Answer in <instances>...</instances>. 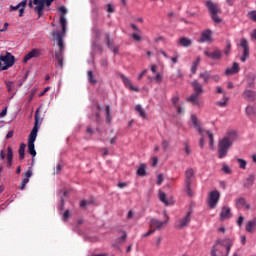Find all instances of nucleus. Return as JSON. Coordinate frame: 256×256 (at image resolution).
Instances as JSON below:
<instances>
[{
    "instance_id": "nucleus-38",
    "label": "nucleus",
    "mask_w": 256,
    "mask_h": 256,
    "mask_svg": "<svg viewBox=\"0 0 256 256\" xmlns=\"http://www.w3.org/2000/svg\"><path fill=\"white\" fill-rule=\"evenodd\" d=\"M159 199L162 201V203H165V205H169V202L167 201V194H165V192H159Z\"/></svg>"
},
{
    "instance_id": "nucleus-55",
    "label": "nucleus",
    "mask_w": 256,
    "mask_h": 256,
    "mask_svg": "<svg viewBox=\"0 0 256 256\" xmlns=\"http://www.w3.org/2000/svg\"><path fill=\"white\" fill-rule=\"evenodd\" d=\"M161 241H163V237L158 236L156 237V248L159 249V247H161Z\"/></svg>"
},
{
    "instance_id": "nucleus-47",
    "label": "nucleus",
    "mask_w": 256,
    "mask_h": 256,
    "mask_svg": "<svg viewBox=\"0 0 256 256\" xmlns=\"http://www.w3.org/2000/svg\"><path fill=\"white\" fill-rule=\"evenodd\" d=\"M179 95H176V96H173L172 99H171V102L173 104L174 107H177L179 104Z\"/></svg>"
},
{
    "instance_id": "nucleus-9",
    "label": "nucleus",
    "mask_w": 256,
    "mask_h": 256,
    "mask_svg": "<svg viewBox=\"0 0 256 256\" xmlns=\"http://www.w3.org/2000/svg\"><path fill=\"white\" fill-rule=\"evenodd\" d=\"M219 199H221V193L219 191L214 190L209 194L208 205L210 209H215L217 207V203H219Z\"/></svg>"
},
{
    "instance_id": "nucleus-48",
    "label": "nucleus",
    "mask_w": 256,
    "mask_h": 256,
    "mask_svg": "<svg viewBox=\"0 0 256 256\" xmlns=\"http://www.w3.org/2000/svg\"><path fill=\"white\" fill-rule=\"evenodd\" d=\"M27 183H29V178H23L22 179V184L20 186L21 191H23V189H25V187H27Z\"/></svg>"
},
{
    "instance_id": "nucleus-7",
    "label": "nucleus",
    "mask_w": 256,
    "mask_h": 256,
    "mask_svg": "<svg viewBox=\"0 0 256 256\" xmlns=\"http://www.w3.org/2000/svg\"><path fill=\"white\" fill-rule=\"evenodd\" d=\"M193 177H195V170L193 168L187 169L185 171V185L186 192L188 193L189 197H193V191L191 190Z\"/></svg>"
},
{
    "instance_id": "nucleus-25",
    "label": "nucleus",
    "mask_w": 256,
    "mask_h": 256,
    "mask_svg": "<svg viewBox=\"0 0 256 256\" xmlns=\"http://www.w3.org/2000/svg\"><path fill=\"white\" fill-rule=\"evenodd\" d=\"M240 68H239V63L234 62L233 66L231 68H227L225 71V75H237L239 73Z\"/></svg>"
},
{
    "instance_id": "nucleus-62",
    "label": "nucleus",
    "mask_w": 256,
    "mask_h": 256,
    "mask_svg": "<svg viewBox=\"0 0 256 256\" xmlns=\"http://www.w3.org/2000/svg\"><path fill=\"white\" fill-rule=\"evenodd\" d=\"M18 6L21 8V9H25V7H27V0H23L21 1Z\"/></svg>"
},
{
    "instance_id": "nucleus-46",
    "label": "nucleus",
    "mask_w": 256,
    "mask_h": 256,
    "mask_svg": "<svg viewBox=\"0 0 256 256\" xmlns=\"http://www.w3.org/2000/svg\"><path fill=\"white\" fill-rule=\"evenodd\" d=\"M100 65L101 67H103V69H107V67H109V62L107 61V58H102L100 61Z\"/></svg>"
},
{
    "instance_id": "nucleus-58",
    "label": "nucleus",
    "mask_w": 256,
    "mask_h": 256,
    "mask_svg": "<svg viewBox=\"0 0 256 256\" xmlns=\"http://www.w3.org/2000/svg\"><path fill=\"white\" fill-rule=\"evenodd\" d=\"M243 221H245V217L240 216V217L238 218V221H237L238 227H242Z\"/></svg>"
},
{
    "instance_id": "nucleus-17",
    "label": "nucleus",
    "mask_w": 256,
    "mask_h": 256,
    "mask_svg": "<svg viewBox=\"0 0 256 256\" xmlns=\"http://www.w3.org/2000/svg\"><path fill=\"white\" fill-rule=\"evenodd\" d=\"M120 78L122 79L125 87H128L131 91L139 92V88L133 86V83H131V79L127 78L125 74H120Z\"/></svg>"
},
{
    "instance_id": "nucleus-31",
    "label": "nucleus",
    "mask_w": 256,
    "mask_h": 256,
    "mask_svg": "<svg viewBox=\"0 0 256 256\" xmlns=\"http://www.w3.org/2000/svg\"><path fill=\"white\" fill-rule=\"evenodd\" d=\"M27 147V145L25 143L20 144V148H19V159L20 161H23V159H25V148Z\"/></svg>"
},
{
    "instance_id": "nucleus-32",
    "label": "nucleus",
    "mask_w": 256,
    "mask_h": 256,
    "mask_svg": "<svg viewBox=\"0 0 256 256\" xmlns=\"http://www.w3.org/2000/svg\"><path fill=\"white\" fill-rule=\"evenodd\" d=\"M104 42L110 50L113 49V47H115V45L113 44V40L111 39L109 34H106Z\"/></svg>"
},
{
    "instance_id": "nucleus-52",
    "label": "nucleus",
    "mask_w": 256,
    "mask_h": 256,
    "mask_svg": "<svg viewBox=\"0 0 256 256\" xmlns=\"http://www.w3.org/2000/svg\"><path fill=\"white\" fill-rule=\"evenodd\" d=\"M132 37H133L134 41H142L143 40V37H141V35H139L138 33H133Z\"/></svg>"
},
{
    "instance_id": "nucleus-39",
    "label": "nucleus",
    "mask_w": 256,
    "mask_h": 256,
    "mask_svg": "<svg viewBox=\"0 0 256 256\" xmlns=\"http://www.w3.org/2000/svg\"><path fill=\"white\" fill-rule=\"evenodd\" d=\"M237 162L239 163L240 169H247V161L242 158H238Z\"/></svg>"
},
{
    "instance_id": "nucleus-2",
    "label": "nucleus",
    "mask_w": 256,
    "mask_h": 256,
    "mask_svg": "<svg viewBox=\"0 0 256 256\" xmlns=\"http://www.w3.org/2000/svg\"><path fill=\"white\" fill-rule=\"evenodd\" d=\"M237 141V132L230 131L227 136L220 140L218 143V158L224 159L227 157V153H229V149L233 146V142Z\"/></svg>"
},
{
    "instance_id": "nucleus-36",
    "label": "nucleus",
    "mask_w": 256,
    "mask_h": 256,
    "mask_svg": "<svg viewBox=\"0 0 256 256\" xmlns=\"http://www.w3.org/2000/svg\"><path fill=\"white\" fill-rule=\"evenodd\" d=\"M223 53H224V55H227V56L231 55V40L226 41V47H225Z\"/></svg>"
},
{
    "instance_id": "nucleus-12",
    "label": "nucleus",
    "mask_w": 256,
    "mask_h": 256,
    "mask_svg": "<svg viewBox=\"0 0 256 256\" xmlns=\"http://www.w3.org/2000/svg\"><path fill=\"white\" fill-rule=\"evenodd\" d=\"M240 47L243 48V55L240 58V61L242 63H245V61H247V59H249V42L247 41V39H245V38L241 39Z\"/></svg>"
},
{
    "instance_id": "nucleus-63",
    "label": "nucleus",
    "mask_w": 256,
    "mask_h": 256,
    "mask_svg": "<svg viewBox=\"0 0 256 256\" xmlns=\"http://www.w3.org/2000/svg\"><path fill=\"white\" fill-rule=\"evenodd\" d=\"M7 116V107H5V109L2 110V113H0V119H3V117Z\"/></svg>"
},
{
    "instance_id": "nucleus-24",
    "label": "nucleus",
    "mask_w": 256,
    "mask_h": 256,
    "mask_svg": "<svg viewBox=\"0 0 256 256\" xmlns=\"http://www.w3.org/2000/svg\"><path fill=\"white\" fill-rule=\"evenodd\" d=\"M178 45H179V47L189 48V47H191V45H193V40H191L188 37H181L178 40Z\"/></svg>"
},
{
    "instance_id": "nucleus-19",
    "label": "nucleus",
    "mask_w": 256,
    "mask_h": 256,
    "mask_svg": "<svg viewBox=\"0 0 256 256\" xmlns=\"http://www.w3.org/2000/svg\"><path fill=\"white\" fill-rule=\"evenodd\" d=\"M201 95L193 93L190 97L186 99L188 103H192V105H197V107L203 106V102L199 101V97Z\"/></svg>"
},
{
    "instance_id": "nucleus-13",
    "label": "nucleus",
    "mask_w": 256,
    "mask_h": 256,
    "mask_svg": "<svg viewBox=\"0 0 256 256\" xmlns=\"http://www.w3.org/2000/svg\"><path fill=\"white\" fill-rule=\"evenodd\" d=\"M167 223H168L167 220L159 221L157 218L150 219V227H151V229L154 230V232L161 231V229H163V227H165V225H167Z\"/></svg>"
},
{
    "instance_id": "nucleus-64",
    "label": "nucleus",
    "mask_w": 256,
    "mask_h": 256,
    "mask_svg": "<svg viewBox=\"0 0 256 256\" xmlns=\"http://www.w3.org/2000/svg\"><path fill=\"white\" fill-rule=\"evenodd\" d=\"M89 201H87V200H82L81 202H80V207H87V205H89Z\"/></svg>"
},
{
    "instance_id": "nucleus-43",
    "label": "nucleus",
    "mask_w": 256,
    "mask_h": 256,
    "mask_svg": "<svg viewBox=\"0 0 256 256\" xmlns=\"http://www.w3.org/2000/svg\"><path fill=\"white\" fill-rule=\"evenodd\" d=\"M222 171H224L226 175H231V173H233V170H231V167H229L227 164L223 165Z\"/></svg>"
},
{
    "instance_id": "nucleus-6",
    "label": "nucleus",
    "mask_w": 256,
    "mask_h": 256,
    "mask_svg": "<svg viewBox=\"0 0 256 256\" xmlns=\"http://www.w3.org/2000/svg\"><path fill=\"white\" fill-rule=\"evenodd\" d=\"M13 65H15V56L13 54L6 52L0 56V71H7Z\"/></svg>"
},
{
    "instance_id": "nucleus-61",
    "label": "nucleus",
    "mask_w": 256,
    "mask_h": 256,
    "mask_svg": "<svg viewBox=\"0 0 256 256\" xmlns=\"http://www.w3.org/2000/svg\"><path fill=\"white\" fill-rule=\"evenodd\" d=\"M157 185H161L163 183V174H159L156 181Z\"/></svg>"
},
{
    "instance_id": "nucleus-57",
    "label": "nucleus",
    "mask_w": 256,
    "mask_h": 256,
    "mask_svg": "<svg viewBox=\"0 0 256 256\" xmlns=\"http://www.w3.org/2000/svg\"><path fill=\"white\" fill-rule=\"evenodd\" d=\"M155 233V230L152 228L148 232L142 234V237H149L150 235H153Z\"/></svg>"
},
{
    "instance_id": "nucleus-10",
    "label": "nucleus",
    "mask_w": 256,
    "mask_h": 256,
    "mask_svg": "<svg viewBox=\"0 0 256 256\" xmlns=\"http://www.w3.org/2000/svg\"><path fill=\"white\" fill-rule=\"evenodd\" d=\"M199 79H203L204 84L207 85L209 83V79H213L215 83H219L221 81V76L219 75H211V71H204L199 74Z\"/></svg>"
},
{
    "instance_id": "nucleus-45",
    "label": "nucleus",
    "mask_w": 256,
    "mask_h": 256,
    "mask_svg": "<svg viewBox=\"0 0 256 256\" xmlns=\"http://www.w3.org/2000/svg\"><path fill=\"white\" fill-rule=\"evenodd\" d=\"M122 233H123V235L116 239L117 243H123V241H125V239H127V232L126 231H122Z\"/></svg>"
},
{
    "instance_id": "nucleus-50",
    "label": "nucleus",
    "mask_w": 256,
    "mask_h": 256,
    "mask_svg": "<svg viewBox=\"0 0 256 256\" xmlns=\"http://www.w3.org/2000/svg\"><path fill=\"white\" fill-rule=\"evenodd\" d=\"M207 135L210 141V147H213V132H211V130H208Z\"/></svg>"
},
{
    "instance_id": "nucleus-41",
    "label": "nucleus",
    "mask_w": 256,
    "mask_h": 256,
    "mask_svg": "<svg viewBox=\"0 0 256 256\" xmlns=\"http://www.w3.org/2000/svg\"><path fill=\"white\" fill-rule=\"evenodd\" d=\"M71 217H72L71 211L66 210V211L64 212L63 216H62V220H63V221H69V219H71Z\"/></svg>"
},
{
    "instance_id": "nucleus-3",
    "label": "nucleus",
    "mask_w": 256,
    "mask_h": 256,
    "mask_svg": "<svg viewBox=\"0 0 256 256\" xmlns=\"http://www.w3.org/2000/svg\"><path fill=\"white\" fill-rule=\"evenodd\" d=\"M37 133H39V110H36L35 112L34 127L32 128L28 136V153H30L32 157L37 156V151H35V141H37Z\"/></svg>"
},
{
    "instance_id": "nucleus-8",
    "label": "nucleus",
    "mask_w": 256,
    "mask_h": 256,
    "mask_svg": "<svg viewBox=\"0 0 256 256\" xmlns=\"http://www.w3.org/2000/svg\"><path fill=\"white\" fill-rule=\"evenodd\" d=\"M0 159H6V166L8 167V169L11 168V165H13V149L11 147H8L7 151L1 150Z\"/></svg>"
},
{
    "instance_id": "nucleus-15",
    "label": "nucleus",
    "mask_w": 256,
    "mask_h": 256,
    "mask_svg": "<svg viewBox=\"0 0 256 256\" xmlns=\"http://www.w3.org/2000/svg\"><path fill=\"white\" fill-rule=\"evenodd\" d=\"M243 99L245 101H249L250 103H255L256 100V92L254 90L245 89L242 93Z\"/></svg>"
},
{
    "instance_id": "nucleus-18",
    "label": "nucleus",
    "mask_w": 256,
    "mask_h": 256,
    "mask_svg": "<svg viewBox=\"0 0 256 256\" xmlns=\"http://www.w3.org/2000/svg\"><path fill=\"white\" fill-rule=\"evenodd\" d=\"M233 214L231 213V208L224 206L222 207V211L220 213V221H225L227 219H231Z\"/></svg>"
},
{
    "instance_id": "nucleus-14",
    "label": "nucleus",
    "mask_w": 256,
    "mask_h": 256,
    "mask_svg": "<svg viewBox=\"0 0 256 256\" xmlns=\"http://www.w3.org/2000/svg\"><path fill=\"white\" fill-rule=\"evenodd\" d=\"M204 55L208 57V59H212V61H219L223 57V53L218 48L214 49V51L206 50L204 51Z\"/></svg>"
},
{
    "instance_id": "nucleus-21",
    "label": "nucleus",
    "mask_w": 256,
    "mask_h": 256,
    "mask_svg": "<svg viewBox=\"0 0 256 256\" xmlns=\"http://www.w3.org/2000/svg\"><path fill=\"white\" fill-rule=\"evenodd\" d=\"M41 55V50L39 49H32L28 54L24 56L23 63H27L30 59L35 57H39Z\"/></svg>"
},
{
    "instance_id": "nucleus-11",
    "label": "nucleus",
    "mask_w": 256,
    "mask_h": 256,
    "mask_svg": "<svg viewBox=\"0 0 256 256\" xmlns=\"http://www.w3.org/2000/svg\"><path fill=\"white\" fill-rule=\"evenodd\" d=\"M193 212L189 211L187 212L186 216L178 221L175 222V227L176 229H185V227H187V225H189V223H191V214Z\"/></svg>"
},
{
    "instance_id": "nucleus-22",
    "label": "nucleus",
    "mask_w": 256,
    "mask_h": 256,
    "mask_svg": "<svg viewBox=\"0 0 256 256\" xmlns=\"http://www.w3.org/2000/svg\"><path fill=\"white\" fill-rule=\"evenodd\" d=\"M256 75L254 73H248L246 76V87L249 89L255 88Z\"/></svg>"
},
{
    "instance_id": "nucleus-37",
    "label": "nucleus",
    "mask_w": 256,
    "mask_h": 256,
    "mask_svg": "<svg viewBox=\"0 0 256 256\" xmlns=\"http://www.w3.org/2000/svg\"><path fill=\"white\" fill-rule=\"evenodd\" d=\"M227 103H229V98L224 96L223 101H217L216 105L218 107H227Z\"/></svg>"
},
{
    "instance_id": "nucleus-54",
    "label": "nucleus",
    "mask_w": 256,
    "mask_h": 256,
    "mask_svg": "<svg viewBox=\"0 0 256 256\" xmlns=\"http://www.w3.org/2000/svg\"><path fill=\"white\" fill-rule=\"evenodd\" d=\"M88 81H90V83H96V80L93 79V71H88Z\"/></svg>"
},
{
    "instance_id": "nucleus-33",
    "label": "nucleus",
    "mask_w": 256,
    "mask_h": 256,
    "mask_svg": "<svg viewBox=\"0 0 256 256\" xmlns=\"http://www.w3.org/2000/svg\"><path fill=\"white\" fill-rule=\"evenodd\" d=\"M145 164H141L140 167L137 170V175H139V177H145V175H147V171L145 170Z\"/></svg>"
},
{
    "instance_id": "nucleus-34",
    "label": "nucleus",
    "mask_w": 256,
    "mask_h": 256,
    "mask_svg": "<svg viewBox=\"0 0 256 256\" xmlns=\"http://www.w3.org/2000/svg\"><path fill=\"white\" fill-rule=\"evenodd\" d=\"M246 115H248L249 117H251V115H256L255 107H253L252 105H248L246 107Z\"/></svg>"
},
{
    "instance_id": "nucleus-60",
    "label": "nucleus",
    "mask_w": 256,
    "mask_h": 256,
    "mask_svg": "<svg viewBox=\"0 0 256 256\" xmlns=\"http://www.w3.org/2000/svg\"><path fill=\"white\" fill-rule=\"evenodd\" d=\"M155 80L157 81V83H161V81H163V75H161L160 73L156 74Z\"/></svg>"
},
{
    "instance_id": "nucleus-30",
    "label": "nucleus",
    "mask_w": 256,
    "mask_h": 256,
    "mask_svg": "<svg viewBox=\"0 0 256 256\" xmlns=\"http://www.w3.org/2000/svg\"><path fill=\"white\" fill-rule=\"evenodd\" d=\"M199 63H201V58L197 57L195 61L192 63L191 73L195 75L197 73V68L199 67Z\"/></svg>"
},
{
    "instance_id": "nucleus-20",
    "label": "nucleus",
    "mask_w": 256,
    "mask_h": 256,
    "mask_svg": "<svg viewBox=\"0 0 256 256\" xmlns=\"http://www.w3.org/2000/svg\"><path fill=\"white\" fill-rule=\"evenodd\" d=\"M191 120H192L194 129H196V131H198L200 135H203V128H201V122L197 118V114H192Z\"/></svg>"
},
{
    "instance_id": "nucleus-53",
    "label": "nucleus",
    "mask_w": 256,
    "mask_h": 256,
    "mask_svg": "<svg viewBox=\"0 0 256 256\" xmlns=\"http://www.w3.org/2000/svg\"><path fill=\"white\" fill-rule=\"evenodd\" d=\"M107 12L115 13V6L113 4H107Z\"/></svg>"
},
{
    "instance_id": "nucleus-40",
    "label": "nucleus",
    "mask_w": 256,
    "mask_h": 256,
    "mask_svg": "<svg viewBox=\"0 0 256 256\" xmlns=\"http://www.w3.org/2000/svg\"><path fill=\"white\" fill-rule=\"evenodd\" d=\"M246 203H247V200H245V198H243V197L238 198L236 200L237 207H245Z\"/></svg>"
},
{
    "instance_id": "nucleus-49",
    "label": "nucleus",
    "mask_w": 256,
    "mask_h": 256,
    "mask_svg": "<svg viewBox=\"0 0 256 256\" xmlns=\"http://www.w3.org/2000/svg\"><path fill=\"white\" fill-rule=\"evenodd\" d=\"M162 149L167 151L169 149V140H162Z\"/></svg>"
},
{
    "instance_id": "nucleus-42",
    "label": "nucleus",
    "mask_w": 256,
    "mask_h": 256,
    "mask_svg": "<svg viewBox=\"0 0 256 256\" xmlns=\"http://www.w3.org/2000/svg\"><path fill=\"white\" fill-rule=\"evenodd\" d=\"M183 145H184V151L186 153V155H191V148L189 147V141H184L183 142Z\"/></svg>"
},
{
    "instance_id": "nucleus-59",
    "label": "nucleus",
    "mask_w": 256,
    "mask_h": 256,
    "mask_svg": "<svg viewBox=\"0 0 256 256\" xmlns=\"http://www.w3.org/2000/svg\"><path fill=\"white\" fill-rule=\"evenodd\" d=\"M33 175V171H31V169H28L26 172H25V177L26 179H31V176Z\"/></svg>"
},
{
    "instance_id": "nucleus-51",
    "label": "nucleus",
    "mask_w": 256,
    "mask_h": 256,
    "mask_svg": "<svg viewBox=\"0 0 256 256\" xmlns=\"http://www.w3.org/2000/svg\"><path fill=\"white\" fill-rule=\"evenodd\" d=\"M174 108L176 109L178 115H183L185 113V110L183 109V107L181 106H174Z\"/></svg>"
},
{
    "instance_id": "nucleus-44",
    "label": "nucleus",
    "mask_w": 256,
    "mask_h": 256,
    "mask_svg": "<svg viewBox=\"0 0 256 256\" xmlns=\"http://www.w3.org/2000/svg\"><path fill=\"white\" fill-rule=\"evenodd\" d=\"M248 17L251 21H254V23H256V10L248 12Z\"/></svg>"
},
{
    "instance_id": "nucleus-56",
    "label": "nucleus",
    "mask_w": 256,
    "mask_h": 256,
    "mask_svg": "<svg viewBox=\"0 0 256 256\" xmlns=\"http://www.w3.org/2000/svg\"><path fill=\"white\" fill-rule=\"evenodd\" d=\"M63 169V165L62 164H58L55 168V172L56 175H59L61 173V170Z\"/></svg>"
},
{
    "instance_id": "nucleus-1",
    "label": "nucleus",
    "mask_w": 256,
    "mask_h": 256,
    "mask_svg": "<svg viewBox=\"0 0 256 256\" xmlns=\"http://www.w3.org/2000/svg\"><path fill=\"white\" fill-rule=\"evenodd\" d=\"M59 11L62 13L60 17V23L62 25V31H56L52 33V36L54 37V41L58 42V47L60 48V53H55V59L58 62L59 66L63 68V50L65 49V44L63 43V35L65 31H67V18H65V15H67V8L65 6H61L59 8Z\"/></svg>"
},
{
    "instance_id": "nucleus-26",
    "label": "nucleus",
    "mask_w": 256,
    "mask_h": 256,
    "mask_svg": "<svg viewBox=\"0 0 256 256\" xmlns=\"http://www.w3.org/2000/svg\"><path fill=\"white\" fill-rule=\"evenodd\" d=\"M255 183V174H250L244 184L243 187H245L246 189H251V187H253V184Z\"/></svg>"
},
{
    "instance_id": "nucleus-16",
    "label": "nucleus",
    "mask_w": 256,
    "mask_h": 256,
    "mask_svg": "<svg viewBox=\"0 0 256 256\" xmlns=\"http://www.w3.org/2000/svg\"><path fill=\"white\" fill-rule=\"evenodd\" d=\"M212 31L209 29H206L202 32L201 38L198 40V42L200 43H212L213 42V37L212 35Z\"/></svg>"
},
{
    "instance_id": "nucleus-35",
    "label": "nucleus",
    "mask_w": 256,
    "mask_h": 256,
    "mask_svg": "<svg viewBox=\"0 0 256 256\" xmlns=\"http://www.w3.org/2000/svg\"><path fill=\"white\" fill-rule=\"evenodd\" d=\"M5 85L8 93H13V90L15 89V83H13V81H6Z\"/></svg>"
},
{
    "instance_id": "nucleus-29",
    "label": "nucleus",
    "mask_w": 256,
    "mask_h": 256,
    "mask_svg": "<svg viewBox=\"0 0 256 256\" xmlns=\"http://www.w3.org/2000/svg\"><path fill=\"white\" fill-rule=\"evenodd\" d=\"M135 111H137V113H139V117H141L142 119H147V114L145 113V109H143V107H141V104H137L135 106Z\"/></svg>"
},
{
    "instance_id": "nucleus-4",
    "label": "nucleus",
    "mask_w": 256,
    "mask_h": 256,
    "mask_svg": "<svg viewBox=\"0 0 256 256\" xmlns=\"http://www.w3.org/2000/svg\"><path fill=\"white\" fill-rule=\"evenodd\" d=\"M205 5L210 13V17H211L212 21L214 23H221L223 21V19H221V17H219V15H221V13H223V11L221 10V7L219 6V4H217L211 0H207L205 2Z\"/></svg>"
},
{
    "instance_id": "nucleus-5",
    "label": "nucleus",
    "mask_w": 256,
    "mask_h": 256,
    "mask_svg": "<svg viewBox=\"0 0 256 256\" xmlns=\"http://www.w3.org/2000/svg\"><path fill=\"white\" fill-rule=\"evenodd\" d=\"M55 0H29L28 7L30 9H33L37 13L38 17H43V13L45 11V5L46 7H51V3H53Z\"/></svg>"
},
{
    "instance_id": "nucleus-23",
    "label": "nucleus",
    "mask_w": 256,
    "mask_h": 256,
    "mask_svg": "<svg viewBox=\"0 0 256 256\" xmlns=\"http://www.w3.org/2000/svg\"><path fill=\"white\" fill-rule=\"evenodd\" d=\"M191 87L194 89V94L203 95V85L199 81L194 80L191 82Z\"/></svg>"
},
{
    "instance_id": "nucleus-27",
    "label": "nucleus",
    "mask_w": 256,
    "mask_h": 256,
    "mask_svg": "<svg viewBox=\"0 0 256 256\" xmlns=\"http://www.w3.org/2000/svg\"><path fill=\"white\" fill-rule=\"evenodd\" d=\"M105 121L109 125H111V121H113V116L111 115V106L106 105L104 109Z\"/></svg>"
},
{
    "instance_id": "nucleus-28",
    "label": "nucleus",
    "mask_w": 256,
    "mask_h": 256,
    "mask_svg": "<svg viewBox=\"0 0 256 256\" xmlns=\"http://www.w3.org/2000/svg\"><path fill=\"white\" fill-rule=\"evenodd\" d=\"M255 226H256V218L253 220L249 221L246 225V231L248 233H255Z\"/></svg>"
}]
</instances>
